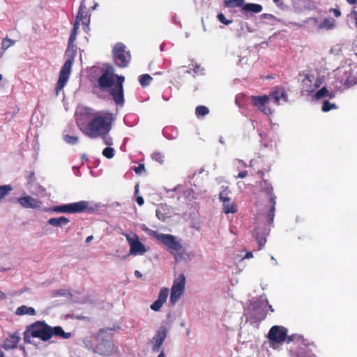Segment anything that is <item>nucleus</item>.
<instances>
[{"label": "nucleus", "instance_id": "obj_1", "mask_svg": "<svg viewBox=\"0 0 357 357\" xmlns=\"http://www.w3.org/2000/svg\"><path fill=\"white\" fill-rule=\"evenodd\" d=\"M84 113L91 121L84 128L83 125L77 121L80 130L89 138H98L103 134H109L114 121V114L109 112H96L90 107L84 108Z\"/></svg>", "mask_w": 357, "mask_h": 357}, {"label": "nucleus", "instance_id": "obj_2", "mask_svg": "<svg viewBox=\"0 0 357 357\" xmlns=\"http://www.w3.org/2000/svg\"><path fill=\"white\" fill-rule=\"evenodd\" d=\"M125 77L105 71L98 79V86L101 90L111 89L109 93L112 96L114 102L122 105L124 102L123 82Z\"/></svg>", "mask_w": 357, "mask_h": 357}, {"label": "nucleus", "instance_id": "obj_3", "mask_svg": "<svg viewBox=\"0 0 357 357\" xmlns=\"http://www.w3.org/2000/svg\"><path fill=\"white\" fill-rule=\"evenodd\" d=\"M101 330L94 336V342H89L87 347L96 354L102 356H110L117 352L118 347L114 344L110 337H105Z\"/></svg>", "mask_w": 357, "mask_h": 357}, {"label": "nucleus", "instance_id": "obj_4", "mask_svg": "<svg viewBox=\"0 0 357 357\" xmlns=\"http://www.w3.org/2000/svg\"><path fill=\"white\" fill-rule=\"evenodd\" d=\"M25 343L31 342V337H37L42 341H47L52 338L50 326L44 321H37L26 327L23 333Z\"/></svg>", "mask_w": 357, "mask_h": 357}, {"label": "nucleus", "instance_id": "obj_5", "mask_svg": "<svg viewBox=\"0 0 357 357\" xmlns=\"http://www.w3.org/2000/svg\"><path fill=\"white\" fill-rule=\"evenodd\" d=\"M260 190L266 193L268 197V203L266 205L267 211L266 213V221L269 225H272L275 217L276 196L273 193V188L270 182L266 179H263L259 184Z\"/></svg>", "mask_w": 357, "mask_h": 357}, {"label": "nucleus", "instance_id": "obj_6", "mask_svg": "<svg viewBox=\"0 0 357 357\" xmlns=\"http://www.w3.org/2000/svg\"><path fill=\"white\" fill-rule=\"evenodd\" d=\"M150 235L165 245L173 255H176L183 249L181 243L172 234H159L155 231H151Z\"/></svg>", "mask_w": 357, "mask_h": 357}, {"label": "nucleus", "instance_id": "obj_7", "mask_svg": "<svg viewBox=\"0 0 357 357\" xmlns=\"http://www.w3.org/2000/svg\"><path fill=\"white\" fill-rule=\"evenodd\" d=\"M89 202L80 201L78 202L54 206L50 209H45V211H51L55 213H77L89 211Z\"/></svg>", "mask_w": 357, "mask_h": 357}, {"label": "nucleus", "instance_id": "obj_8", "mask_svg": "<svg viewBox=\"0 0 357 357\" xmlns=\"http://www.w3.org/2000/svg\"><path fill=\"white\" fill-rule=\"evenodd\" d=\"M74 53L70 55L65 61L59 73V79L55 87V93L59 95L67 84L71 73V68L74 61Z\"/></svg>", "mask_w": 357, "mask_h": 357}, {"label": "nucleus", "instance_id": "obj_9", "mask_svg": "<svg viewBox=\"0 0 357 357\" xmlns=\"http://www.w3.org/2000/svg\"><path fill=\"white\" fill-rule=\"evenodd\" d=\"M113 56L115 63L120 68L128 66L130 55L126 52V47L122 43L115 45L113 49Z\"/></svg>", "mask_w": 357, "mask_h": 357}, {"label": "nucleus", "instance_id": "obj_10", "mask_svg": "<svg viewBox=\"0 0 357 357\" xmlns=\"http://www.w3.org/2000/svg\"><path fill=\"white\" fill-rule=\"evenodd\" d=\"M124 236L130 245V255H143L146 253V248L137 234H134L133 236H131L128 234H125Z\"/></svg>", "mask_w": 357, "mask_h": 357}, {"label": "nucleus", "instance_id": "obj_11", "mask_svg": "<svg viewBox=\"0 0 357 357\" xmlns=\"http://www.w3.org/2000/svg\"><path fill=\"white\" fill-rule=\"evenodd\" d=\"M250 98L252 105L257 107L264 114L270 115L272 114L271 109L268 105L271 100L269 95L252 96Z\"/></svg>", "mask_w": 357, "mask_h": 357}, {"label": "nucleus", "instance_id": "obj_12", "mask_svg": "<svg viewBox=\"0 0 357 357\" xmlns=\"http://www.w3.org/2000/svg\"><path fill=\"white\" fill-rule=\"evenodd\" d=\"M287 337V329L280 326H273L271 328L268 338L271 342L281 343Z\"/></svg>", "mask_w": 357, "mask_h": 357}, {"label": "nucleus", "instance_id": "obj_13", "mask_svg": "<svg viewBox=\"0 0 357 357\" xmlns=\"http://www.w3.org/2000/svg\"><path fill=\"white\" fill-rule=\"evenodd\" d=\"M167 335V329L165 326H160L156 331L155 335L151 340L152 350L154 352H157L160 349L164 340H165Z\"/></svg>", "mask_w": 357, "mask_h": 357}, {"label": "nucleus", "instance_id": "obj_14", "mask_svg": "<svg viewBox=\"0 0 357 357\" xmlns=\"http://www.w3.org/2000/svg\"><path fill=\"white\" fill-rule=\"evenodd\" d=\"M17 202L25 208L40 209L42 206L41 201L29 195L18 198Z\"/></svg>", "mask_w": 357, "mask_h": 357}, {"label": "nucleus", "instance_id": "obj_15", "mask_svg": "<svg viewBox=\"0 0 357 357\" xmlns=\"http://www.w3.org/2000/svg\"><path fill=\"white\" fill-rule=\"evenodd\" d=\"M76 21H78L79 23V22H82V25L85 26L86 29H89L90 18L88 15V8L86 5L85 0H84L80 4Z\"/></svg>", "mask_w": 357, "mask_h": 357}, {"label": "nucleus", "instance_id": "obj_16", "mask_svg": "<svg viewBox=\"0 0 357 357\" xmlns=\"http://www.w3.org/2000/svg\"><path fill=\"white\" fill-rule=\"evenodd\" d=\"M169 295V289L162 288L159 292L158 299L151 305V309L155 312L160 310L162 305L166 302Z\"/></svg>", "mask_w": 357, "mask_h": 357}, {"label": "nucleus", "instance_id": "obj_17", "mask_svg": "<svg viewBox=\"0 0 357 357\" xmlns=\"http://www.w3.org/2000/svg\"><path fill=\"white\" fill-rule=\"evenodd\" d=\"M270 98H272L274 102L279 105L280 100L287 102L288 101V96L285 89L283 87H275L269 94Z\"/></svg>", "mask_w": 357, "mask_h": 357}, {"label": "nucleus", "instance_id": "obj_18", "mask_svg": "<svg viewBox=\"0 0 357 357\" xmlns=\"http://www.w3.org/2000/svg\"><path fill=\"white\" fill-rule=\"evenodd\" d=\"M20 337L16 334L10 335L4 340L3 347L5 350H10L17 347Z\"/></svg>", "mask_w": 357, "mask_h": 357}, {"label": "nucleus", "instance_id": "obj_19", "mask_svg": "<svg viewBox=\"0 0 357 357\" xmlns=\"http://www.w3.org/2000/svg\"><path fill=\"white\" fill-rule=\"evenodd\" d=\"M50 332L52 334V337L54 335L56 337H62L63 339H69L72 336L71 333L65 332L61 326H50Z\"/></svg>", "mask_w": 357, "mask_h": 357}, {"label": "nucleus", "instance_id": "obj_20", "mask_svg": "<svg viewBox=\"0 0 357 357\" xmlns=\"http://www.w3.org/2000/svg\"><path fill=\"white\" fill-rule=\"evenodd\" d=\"M262 10L263 7L261 5L253 3H244L241 9L243 12H252L254 13H259Z\"/></svg>", "mask_w": 357, "mask_h": 357}, {"label": "nucleus", "instance_id": "obj_21", "mask_svg": "<svg viewBox=\"0 0 357 357\" xmlns=\"http://www.w3.org/2000/svg\"><path fill=\"white\" fill-rule=\"evenodd\" d=\"M69 222L67 218L61 216L59 218H52L49 219L47 223L53 227H62L67 225Z\"/></svg>", "mask_w": 357, "mask_h": 357}, {"label": "nucleus", "instance_id": "obj_22", "mask_svg": "<svg viewBox=\"0 0 357 357\" xmlns=\"http://www.w3.org/2000/svg\"><path fill=\"white\" fill-rule=\"evenodd\" d=\"M36 310L32 307H27L26 305H21L18 307L15 310V314L18 316H22L25 314H29L33 316L36 314Z\"/></svg>", "mask_w": 357, "mask_h": 357}, {"label": "nucleus", "instance_id": "obj_23", "mask_svg": "<svg viewBox=\"0 0 357 357\" xmlns=\"http://www.w3.org/2000/svg\"><path fill=\"white\" fill-rule=\"evenodd\" d=\"M222 209L225 213H236L237 212L236 205L229 199L228 202H222Z\"/></svg>", "mask_w": 357, "mask_h": 357}, {"label": "nucleus", "instance_id": "obj_24", "mask_svg": "<svg viewBox=\"0 0 357 357\" xmlns=\"http://www.w3.org/2000/svg\"><path fill=\"white\" fill-rule=\"evenodd\" d=\"M185 283V277L184 274H181V275H179V276L177 278H176L174 280L172 287L184 291Z\"/></svg>", "mask_w": 357, "mask_h": 357}, {"label": "nucleus", "instance_id": "obj_25", "mask_svg": "<svg viewBox=\"0 0 357 357\" xmlns=\"http://www.w3.org/2000/svg\"><path fill=\"white\" fill-rule=\"evenodd\" d=\"M183 293V291L172 287L171 294H170L171 303L172 305H174L179 300V298H181Z\"/></svg>", "mask_w": 357, "mask_h": 357}, {"label": "nucleus", "instance_id": "obj_26", "mask_svg": "<svg viewBox=\"0 0 357 357\" xmlns=\"http://www.w3.org/2000/svg\"><path fill=\"white\" fill-rule=\"evenodd\" d=\"M245 0H224V6L227 8H236L243 6Z\"/></svg>", "mask_w": 357, "mask_h": 357}, {"label": "nucleus", "instance_id": "obj_27", "mask_svg": "<svg viewBox=\"0 0 357 357\" xmlns=\"http://www.w3.org/2000/svg\"><path fill=\"white\" fill-rule=\"evenodd\" d=\"M78 29H79V22H78V21H75V22L73 25V30L71 31V33H70L69 39H68V49L71 46L73 47V43L76 39Z\"/></svg>", "mask_w": 357, "mask_h": 357}, {"label": "nucleus", "instance_id": "obj_28", "mask_svg": "<svg viewBox=\"0 0 357 357\" xmlns=\"http://www.w3.org/2000/svg\"><path fill=\"white\" fill-rule=\"evenodd\" d=\"M231 193L230 190L227 186L222 187V190L219 194V199L221 202H228L229 199H231L229 197Z\"/></svg>", "mask_w": 357, "mask_h": 357}, {"label": "nucleus", "instance_id": "obj_29", "mask_svg": "<svg viewBox=\"0 0 357 357\" xmlns=\"http://www.w3.org/2000/svg\"><path fill=\"white\" fill-rule=\"evenodd\" d=\"M253 236L259 245V249H261L266 243V239L264 236H260L258 232V229L256 228L253 230Z\"/></svg>", "mask_w": 357, "mask_h": 357}, {"label": "nucleus", "instance_id": "obj_30", "mask_svg": "<svg viewBox=\"0 0 357 357\" xmlns=\"http://www.w3.org/2000/svg\"><path fill=\"white\" fill-rule=\"evenodd\" d=\"M153 78L149 74H144L139 77V82L142 86H146L149 85Z\"/></svg>", "mask_w": 357, "mask_h": 357}, {"label": "nucleus", "instance_id": "obj_31", "mask_svg": "<svg viewBox=\"0 0 357 357\" xmlns=\"http://www.w3.org/2000/svg\"><path fill=\"white\" fill-rule=\"evenodd\" d=\"M209 113V109L204 105H199L195 109V114L197 117L204 116Z\"/></svg>", "mask_w": 357, "mask_h": 357}, {"label": "nucleus", "instance_id": "obj_32", "mask_svg": "<svg viewBox=\"0 0 357 357\" xmlns=\"http://www.w3.org/2000/svg\"><path fill=\"white\" fill-rule=\"evenodd\" d=\"M11 190L10 185H0V200L6 197Z\"/></svg>", "mask_w": 357, "mask_h": 357}, {"label": "nucleus", "instance_id": "obj_33", "mask_svg": "<svg viewBox=\"0 0 357 357\" xmlns=\"http://www.w3.org/2000/svg\"><path fill=\"white\" fill-rule=\"evenodd\" d=\"M335 25V20L333 18L325 19L320 25L321 28L331 29Z\"/></svg>", "mask_w": 357, "mask_h": 357}, {"label": "nucleus", "instance_id": "obj_34", "mask_svg": "<svg viewBox=\"0 0 357 357\" xmlns=\"http://www.w3.org/2000/svg\"><path fill=\"white\" fill-rule=\"evenodd\" d=\"M337 105L335 103H331L328 100H324L322 104L321 110L324 112H327L333 109H336Z\"/></svg>", "mask_w": 357, "mask_h": 357}, {"label": "nucleus", "instance_id": "obj_35", "mask_svg": "<svg viewBox=\"0 0 357 357\" xmlns=\"http://www.w3.org/2000/svg\"><path fill=\"white\" fill-rule=\"evenodd\" d=\"M151 158L160 164H162L165 161V155L160 152H154L151 155Z\"/></svg>", "mask_w": 357, "mask_h": 357}, {"label": "nucleus", "instance_id": "obj_36", "mask_svg": "<svg viewBox=\"0 0 357 357\" xmlns=\"http://www.w3.org/2000/svg\"><path fill=\"white\" fill-rule=\"evenodd\" d=\"M329 94V91L326 87H322L315 93V98L319 100L324 97H327Z\"/></svg>", "mask_w": 357, "mask_h": 357}, {"label": "nucleus", "instance_id": "obj_37", "mask_svg": "<svg viewBox=\"0 0 357 357\" xmlns=\"http://www.w3.org/2000/svg\"><path fill=\"white\" fill-rule=\"evenodd\" d=\"M102 155L105 158H107L108 159H111L114 155V149L113 148H111V147H107V148L103 149Z\"/></svg>", "mask_w": 357, "mask_h": 357}, {"label": "nucleus", "instance_id": "obj_38", "mask_svg": "<svg viewBox=\"0 0 357 357\" xmlns=\"http://www.w3.org/2000/svg\"><path fill=\"white\" fill-rule=\"evenodd\" d=\"M14 43H15L14 40L7 38H4L1 43V48L3 50H6L8 48H9L10 47H11L12 45H13Z\"/></svg>", "mask_w": 357, "mask_h": 357}, {"label": "nucleus", "instance_id": "obj_39", "mask_svg": "<svg viewBox=\"0 0 357 357\" xmlns=\"http://www.w3.org/2000/svg\"><path fill=\"white\" fill-rule=\"evenodd\" d=\"M64 140L68 144H75L78 142V137L75 136L66 135H64Z\"/></svg>", "mask_w": 357, "mask_h": 357}, {"label": "nucleus", "instance_id": "obj_40", "mask_svg": "<svg viewBox=\"0 0 357 357\" xmlns=\"http://www.w3.org/2000/svg\"><path fill=\"white\" fill-rule=\"evenodd\" d=\"M100 137H102V141L105 145L107 146H112L113 144V139L111 136H109L108 134H103L100 135Z\"/></svg>", "mask_w": 357, "mask_h": 357}, {"label": "nucleus", "instance_id": "obj_41", "mask_svg": "<svg viewBox=\"0 0 357 357\" xmlns=\"http://www.w3.org/2000/svg\"><path fill=\"white\" fill-rule=\"evenodd\" d=\"M218 19L221 23L225 25H228L232 22V20H227L222 13H219L218 15Z\"/></svg>", "mask_w": 357, "mask_h": 357}, {"label": "nucleus", "instance_id": "obj_42", "mask_svg": "<svg viewBox=\"0 0 357 357\" xmlns=\"http://www.w3.org/2000/svg\"><path fill=\"white\" fill-rule=\"evenodd\" d=\"M266 312H257L255 318L257 319L258 321H262L266 318Z\"/></svg>", "mask_w": 357, "mask_h": 357}, {"label": "nucleus", "instance_id": "obj_43", "mask_svg": "<svg viewBox=\"0 0 357 357\" xmlns=\"http://www.w3.org/2000/svg\"><path fill=\"white\" fill-rule=\"evenodd\" d=\"M135 172L137 174H140L145 170V167L144 164H139L137 166H135L133 169Z\"/></svg>", "mask_w": 357, "mask_h": 357}, {"label": "nucleus", "instance_id": "obj_44", "mask_svg": "<svg viewBox=\"0 0 357 357\" xmlns=\"http://www.w3.org/2000/svg\"><path fill=\"white\" fill-rule=\"evenodd\" d=\"M27 179L29 183H31L35 180V174L33 172H29V174L27 176Z\"/></svg>", "mask_w": 357, "mask_h": 357}, {"label": "nucleus", "instance_id": "obj_45", "mask_svg": "<svg viewBox=\"0 0 357 357\" xmlns=\"http://www.w3.org/2000/svg\"><path fill=\"white\" fill-rule=\"evenodd\" d=\"M156 216L159 220L162 221H164L166 218L165 215L158 209L156 210Z\"/></svg>", "mask_w": 357, "mask_h": 357}, {"label": "nucleus", "instance_id": "obj_46", "mask_svg": "<svg viewBox=\"0 0 357 357\" xmlns=\"http://www.w3.org/2000/svg\"><path fill=\"white\" fill-rule=\"evenodd\" d=\"M248 175V171L246 170H244L243 172H240L237 176H236V178H243L245 177H246Z\"/></svg>", "mask_w": 357, "mask_h": 357}, {"label": "nucleus", "instance_id": "obj_47", "mask_svg": "<svg viewBox=\"0 0 357 357\" xmlns=\"http://www.w3.org/2000/svg\"><path fill=\"white\" fill-rule=\"evenodd\" d=\"M136 202L139 206H142L144 203V199L142 197H137L136 198Z\"/></svg>", "mask_w": 357, "mask_h": 357}, {"label": "nucleus", "instance_id": "obj_48", "mask_svg": "<svg viewBox=\"0 0 357 357\" xmlns=\"http://www.w3.org/2000/svg\"><path fill=\"white\" fill-rule=\"evenodd\" d=\"M335 17H338L341 15V12L338 9H333Z\"/></svg>", "mask_w": 357, "mask_h": 357}, {"label": "nucleus", "instance_id": "obj_49", "mask_svg": "<svg viewBox=\"0 0 357 357\" xmlns=\"http://www.w3.org/2000/svg\"><path fill=\"white\" fill-rule=\"evenodd\" d=\"M257 174H259V176H260V178H261V181H263V179H265V178H264V172L263 171H261V170H259V171L257 172Z\"/></svg>", "mask_w": 357, "mask_h": 357}, {"label": "nucleus", "instance_id": "obj_50", "mask_svg": "<svg viewBox=\"0 0 357 357\" xmlns=\"http://www.w3.org/2000/svg\"><path fill=\"white\" fill-rule=\"evenodd\" d=\"M135 275L137 278H140L142 276V273L137 270L135 271Z\"/></svg>", "mask_w": 357, "mask_h": 357}, {"label": "nucleus", "instance_id": "obj_51", "mask_svg": "<svg viewBox=\"0 0 357 357\" xmlns=\"http://www.w3.org/2000/svg\"><path fill=\"white\" fill-rule=\"evenodd\" d=\"M93 236L92 235H91V236H88V237L86 238L85 242H86V243H90V242L92 241V239H93Z\"/></svg>", "mask_w": 357, "mask_h": 357}, {"label": "nucleus", "instance_id": "obj_52", "mask_svg": "<svg viewBox=\"0 0 357 357\" xmlns=\"http://www.w3.org/2000/svg\"><path fill=\"white\" fill-rule=\"evenodd\" d=\"M6 298V295L5 294L0 290V299L1 300H3V299H5Z\"/></svg>", "mask_w": 357, "mask_h": 357}, {"label": "nucleus", "instance_id": "obj_53", "mask_svg": "<svg viewBox=\"0 0 357 357\" xmlns=\"http://www.w3.org/2000/svg\"><path fill=\"white\" fill-rule=\"evenodd\" d=\"M261 17H263L264 18H271L273 17V15L271 14H263L261 15Z\"/></svg>", "mask_w": 357, "mask_h": 357}, {"label": "nucleus", "instance_id": "obj_54", "mask_svg": "<svg viewBox=\"0 0 357 357\" xmlns=\"http://www.w3.org/2000/svg\"><path fill=\"white\" fill-rule=\"evenodd\" d=\"M303 82H311L310 77L308 75L305 76Z\"/></svg>", "mask_w": 357, "mask_h": 357}, {"label": "nucleus", "instance_id": "obj_55", "mask_svg": "<svg viewBox=\"0 0 357 357\" xmlns=\"http://www.w3.org/2000/svg\"><path fill=\"white\" fill-rule=\"evenodd\" d=\"M245 258H250L252 257V253L251 252H248L245 255Z\"/></svg>", "mask_w": 357, "mask_h": 357}, {"label": "nucleus", "instance_id": "obj_56", "mask_svg": "<svg viewBox=\"0 0 357 357\" xmlns=\"http://www.w3.org/2000/svg\"><path fill=\"white\" fill-rule=\"evenodd\" d=\"M347 1L351 5H354L356 3V0H347Z\"/></svg>", "mask_w": 357, "mask_h": 357}, {"label": "nucleus", "instance_id": "obj_57", "mask_svg": "<svg viewBox=\"0 0 357 357\" xmlns=\"http://www.w3.org/2000/svg\"><path fill=\"white\" fill-rule=\"evenodd\" d=\"M158 357H165V352L163 351H162L159 355L158 356Z\"/></svg>", "mask_w": 357, "mask_h": 357}, {"label": "nucleus", "instance_id": "obj_58", "mask_svg": "<svg viewBox=\"0 0 357 357\" xmlns=\"http://www.w3.org/2000/svg\"><path fill=\"white\" fill-rule=\"evenodd\" d=\"M327 97H329L330 98H333L335 97V95L333 93H330L329 92V94L328 95Z\"/></svg>", "mask_w": 357, "mask_h": 357}, {"label": "nucleus", "instance_id": "obj_59", "mask_svg": "<svg viewBox=\"0 0 357 357\" xmlns=\"http://www.w3.org/2000/svg\"><path fill=\"white\" fill-rule=\"evenodd\" d=\"M292 337H287V343H289L291 341H292Z\"/></svg>", "mask_w": 357, "mask_h": 357}, {"label": "nucleus", "instance_id": "obj_60", "mask_svg": "<svg viewBox=\"0 0 357 357\" xmlns=\"http://www.w3.org/2000/svg\"><path fill=\"white\" fill-rule=\"evenodd\" d=\"M273 1L275 4L278 5V4H279V3L280 2V0H273Z\"/></svg>", "mask_w": 357, "mask_h": 357}, {"label": "nucleus", "instance_id": "obj_61", "mask_svg": "<svg viewBox=\"0 0 357 357\" xmlns=\"http://www.w3.org/2000/svg\"><path fill=\"white\" fill-rule=\"evenodd\" d=\"M138 191H139L138 185H136V186H135V194H137V193L138 192Z\"/></svg>", "mask_w": 357, "mask_h": 357}, {"label": "nucleus", "instance_id": "obj_62", "mask_svg": "<svg viewBox=\"0 0 357 357\" xmlns=\"http://www.w3.org/2000/svg\"><path fill=\"white\" fill-rule=\"evenodd\" d=\"M0 357H4V354L2 351L0 350Z\"/></svg>", "mask_w": 357, "mask_h": 357}, {"label": "nucleus", "instance_id": "obj_63", "mask_svg": "<svg viewBox=\"0 0 357 357\" xmlns=\"http://www.w3.org/2000/svg\"><path fill=\"white\" fill-rule=\"evenodd\" d=\"M314 86H315V88H318L319 86V84H315Z\"/></svg>", "mask_w": 357, "mask_h": 357}, {"label": "nucleus", "instance_id": "obj_64", "mask_svg": "<svg viewBox=\"0 0 357 357\" xmlns=\"http://www.w3.org/2000/svg\"><path fill=\"white\" fill-rule=\"evenodd\" d=\"M2 79V75L0 74V81Z\"/></svg>", "mask_w": 357, "mask_h": 357}]
</instances>
